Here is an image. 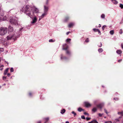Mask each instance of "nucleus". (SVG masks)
I'll list each match as a JSON object with an SVG mask.
<instances>
[{
    "instance_id": "1",
    "label": "nucleus",
    "mask_w": 123,
    "mask_h": 123,
    "mask_svg": "<svg viewBox=\"0 0 123 123\" xmlns=\"http://www.w3.org/2000/svg\"><path fill=\"white\" fill-rule=\"evenodd\" d=\"M25 13L31 18H32V15L34 16L35 13H38L39 10L34 6L31 7L30 5H26L25 8Z\"/></svg>"
},
{
    "instance_id": "2",
    "label": "nucleus",
    "mask_w": 123,
    "mask_h": 123,
    "mask_svg": "<svg viewBox=\"0 0 123 123\" xmlns=\"http://www.w3.org/2000/svg\"><path fill=\"white\" fill-rule=\"evenodd\" d=\"M22 28L20 29V31L16 33L13 32V28L11 26H9L8 28V33L9 34V35L7 37V40H9L12 38L14 40H16L17 38L19 37L21 33V31Z\"/></svg>"
},
{
    "instance_id": "3",
    "label": "nucleus",
    "mask_w": 123,
    "mask_h": 123,
    "mask_svg": "<svg viewBox=\"0 0 123 123\" xmlns=\"http://www.w3.org/2000/svg\"><path fill=\"white\" fill-rule=\"evenodd\" d=\"M49 7L46 5H44L43 13L41 15V18H43L48 14Z\"/></svg>"
},
{
    "instance_id": "4",
    "label": "nucleus",
    "mask_w": 123,
    "mask_h": 123,
    "mask_svg": "<svg viewBox=\"0 0 123 123\" xmlns=\"http://www.w3.org/2000/svg\"><path fill=\"white\" fill-rule=\"evenodd\" d=\"M6 27H2L0 28V35L3 36L6 34L7 32Z\"/></svg>"
},
{
    "instance_id": "5",
    "label": "nucleus",
    "mask_w": 123,
    "mask_h": 123,
    "mask_svg": "<svg viewBox=\"0 0 123 123\" xmlns=\"http://www.w3.org/2000/svg\"><path fill=\"white\" fill-rule=\"evenodd\" d=\"M18 21L17 18L16 17H15L14 18L10 19V21L11 24L18 25Z\"/></svg>"
},
{
    "instance_id": "6",
    "label": "nucleus",
    "mask_w": 123,
    "mask_h": 123,
    "mask_svg": "<svg viewBox=\"0 0 123 123\" xmlns=\"http://www.w3.org/2000/svg\"><path fill=\"white\" fill-rule=\"evenodd\" d=\"M63 47L62 49L63 50H66V53L68 55H70V52L69 51L67 50V49H68V46L67 44H64L63 45Z\"/></svg>"
},
{
    "instance_id": "7",
    "label": "nucleus",
    "mask_w": 123,
    "mask_h": 123,
    "mask_svg": "<svg viewBox=\"0 0 123 123\" xmlns=\"http://www.w3.org/2000/svg\"><path fill=\"white\" fill-rule=\"evenodd\" d=\"M32 18H31L32 19V21L31 22V24H34L36 23L37 21V18L36 16H35L33 18V17L32 16Z\"/></svg>"
},
{
    "instance_id": "8",
    "label": "nucleus",
    "mask_w": 123,
    "mask_h": 123,
    "mask_svg": "<svg viewBox=\"0 0 123 123\" xmlns=\"http://www.w3.org/2000/svg\"><path fill=\"white\" fill-rule=\"evenodd\" d=\"M1 5L0 4V16L2 17L4 15V11L1 9Z\"/></svg>"
},
{
    "instance_id": "9",
    "label": "nucleus",
    "mask_w": 123,
    "mask_h": 123,
    "mask_svg": "<svg viewBox=\"0 0 123 123\" xmlns=\"http://www.w3.org/2000/svg\"><path fill=\"white\" fill-rule=\"evenodd\" d=\"M85 106L86 107H88L91 106V105L88 102H86L84 103Z\"/></svg>"
},
{
    "instance_id": "10",
    "label": "nucleus",
    "mask_w": 123,
    "mask_h": 123,
    "mask_svg": "<svg viewBox=\"0 0 123 123\" xmlns=\"http://www.w3.org/2000/svg\"><path fill=\"white\" fill-rule=\"evenodd\" d=\"M104 105V103H101L98 105L97 106L100 109H101Z\"/></svg>"
},
{
    "instance_id": "11",
    "label": "nucleus",
    "mask_w": 123,
    "mask_h": 123,
    "mask_svg": "<svg viewBox=\"0 0 123 123\" xmlns=\"http://www.w3.org/2000/svg\"><path fill=\"white\" fill-rule=\"evenodd\" d=\"M61 59L62 60H66L68 59L67 57L65 56L63 57L62 55H61Z\"/></svg>"
},
{
    "instance_id": "12",
    "label": "nucleus",
    "mask_w": 123,
    "mask_h": 123,
    "mask_svg": "<svg viewBox=\"0 0 123 123\" xmlns=\"http://www.w3.org/2000/svg\"><path fill=\"white\" fill-rule=\"evenodd\" d=\"M75 23L74 22L70 23L68 25V27L69 28H70L74 25Z\"/></svg>"
},
{
    "instance_id": "13",
    "label": "nucleus",
    "mask_w": 123,
    "mask_h": 123,
    "mask_svg": "<svg viewBox=\"0 0 123 123\" xmlns=\"http://www.w3.org/2000/svg\"><path fill=\"white\" fill-rule=\"evenodd\" d=\"M6 19V17H3V16L2 17L1 16H0V19L1 20H3V21L5 20Z\"/></svg>"
},
{
    "instance_id": "14",
    "label": "nucleus",
    "mask_w": 123,
    "mask_h": 123,
    "mask_svg": "<svg viewBox=\"0 0 123 123\" xmlns=\"http://www.w3.org/2000/svg\"><path fill=\"white\" fill-rule=\"evenodd\" d=\"M70 18L68 16L66 17L64 20V21L65 22H67L69 19Z\"/></svg>"
},
{
    "instance_id": "15",
    "label": "nucleus",
    "mask_w": 123,
    "mask_h": 123,
    "mask_svg": "<svg viewBox=\"0 0 123 123\" xmlns=\"http://www.w3.org/2000/svg\"><path fill=\"white\" fill-rule=\"evenodd\" d=\"M43 120L44 121H45L44 123H46L49 120V117L44 118L43 119Z\"/></svg>"
},
{
    "instance_id": "16",
    "label": "nucleus",
    "mask_w": 123,
    "mask_h": 123,
    "mask_svg": "<svg viewBox=\"0 0 123 123\" xmlns=\"http://www.w3.org/2000/svg\"><path fill=\"white\" fill-rule=\"evenodd\" d=\"M112 2L114 4H117L118 3V2L116 0H111Z\"/></svg>"
},
{
    "instance_id": "17",
    "label": "nucleus",
    "mask_w": 123,
    "mask_h": 123,
    "mask_svg": "<svg viewBox=\"0 0 123 123\" xmlns=\"http://www.w3.org/2000/svg\"><path fill=\"white\" fill-rule=\"evenodd\" d=\"M9 69L8 68H6L4 71V74L5 75H6L7 73L8 70Z\"/></svg>"
},
{
    "instance_id": "18",
    "label": "nucleus",
    "mask_w": 123,
    "mask_h": 123,
    "mask_svg": "<svg viewBox=\"0 0 123 123\" xmlns=\"http://www.w3.org/2000/svg\"><path fill=\"white\" fill-rule=\"evenodd\" d=\"M89 123H98L97 121L95 120H93L91 122H89Z\"/></svg>"
},
{
    "instance_id": "19",
    "label": "nucleus",
    "mask_w": 123,
    "mask_h": 123,
    "mask_svg": "<svg viewBox=\"0 0 123 123\" xmlns=\"http://www.w3.org/2000/svg\"><path fill=\"white\" fill-rule=\"evenodd\" d=\"M65 110L64 109H63L61 110L60 113L62 114H63L65 112Z\"/></svg>"
},
{
    "instance_id": "20",
    "label": "nucleus",
    "mask_w": 123,
    "mask_h": 123,
    "mask_svg": "<svg viewBox=\"0 0 123 123\" xmlns=\"http://www.w3.org/2000/svg\"><path fill=\"white\" fill-rule=\"evenodd\" d=\"M116 52L118 54H120L122 53V52L121 50H118Z\"/></svg>"
},
{
    "instance_id": "21",
    "label": "nucleus",
    "mask_w": 123,
    "mask_h": 123,
    "mask_svg": "<svg viewBox=\"0 0 123 123\" xmlns=\"http://www.w3.org/2000/svg\"><path fill=\"white\" fill-rule=\"evenodd\" d=\"M78 111L79 112H81L82 111H84V110L80 107H79L78 108Z\"/></svg>"
},
{
    "instance_id": "22",
    "label": "nucleus",
    "mask_w": 123,
    "mask_h": 123,
    "mask_svg": "<svg viewBox=\"0 0 123 123\" xmlns=\"http://www.w3.org/2000/svg\"><path fill=\"white\" fill-rule=\"evenodd\" d=\"M117 113L119 115L123 116V111H122L120 112H118Z\"/></svg>"
},
{
    "instance_id": "23",
    "label": "nucleus",
    "mask_w": 123,
    "mask_h": 123,
    "mask_svg": "<svg viewBox=\"0 0 123 123\" xmlns=\"http://www.w3.org/2000/svg\"><path fill=\"white\" fill-rule=\"evenodd\" d=\"M98 51L99 53H101L103 51V49L102 48H99L98 49Z\"/></svg>"
},
{
    "instance_id": "24",
    "label": "nucleus",
    "mask_w": 123,
    "mask_h": 123,
    "mask_svg": "<svg viewBox=\"0 0 123 123\" xmlns=\"http://www.w3.org/2000/svg\"><path fill=\"white\" fill-rule=\"evenodd\" d=\"M110 34L111 35H113L114 33V31L113 30H111L110 31Z\"/></svg>"
},
{
    "instance_id": "25",
    "label": "nucleus",
    "mask_w": 123,
    "mask_h": 123,
    "mask_svg": "<svg viewBox=\"0 0 123 123\" xmlns=\"http://www.w3.org/2000/svg\"><path fill=\"white\" fill-rule=\"evenodd\" d=\"M101 18L103 19H104L105 18V15L104 14H102L101 15Z\"/></svg>"
},
{
    "instance_id": "26",
    "label": "nucleus",
    "mask_w": 123,
    "mask_h": 123,
    "mask_svg": "<svg viewBox=\"0 0 123 123\" xmlns=\"http://www.w3.org/2000/svg\"><path fill=\"white\" fill-rule=\"evenodd\" d=\"M97 110V109L96 107H94L92 109V111L95 112H96Z\"/></svg>"
},
{
    "instance_id": "27",
    "label": "nucleus",
    "mask_w": 123,
    "mask_h": 123,
    "mask_svg": "<svg viewBox=\"0 0 123 123\" xmlns=\"http://www.w3.org/2000/svg\"><path fill=\"white\" fill-rule=\"evenodd\" d=\"M71 39L70 38L67 39L66 40V42H68L69 43H70V42L71 41Z\"/></svg>"
},
{
    "instance_id": "28",
    "label": "nucleus",
    "mask_w": 123,
    "mask_h": 123,
    "mask_svg": "<svg viewBox=\"0 0 123 123\" xmlns=\"http://www.w3.org/2000/svg\"><path fill=\"white\" fill-rule=\"evenodd\" d=\"M102 43L100 42L98 44V46L99 47H101L102 46Z\"/></svg>"
},
{
    "instance_id": "29",
    "label": "nucleus",
    "mask_w": 123,
    "mask_h": 123,
    "mask_svg": "<svg viewBox=\"0 0 123 123\" xmlns=\"http://www.w3.org/2000/svg\"><path fill=\"white\" fill-rule=\"evenodd\" d=\"M123 31L122 30V29H120L119 32V33L120 34H121L123 33Z\"/></svg>"
},
{
    "instance_id": "30",
    "label": "nucleus",
    "mask_w": 123,
    "mask_h": 123,
    "mask_svg": "<svg viewBox=\"0 0 123 123\" xmlns=\"http://www.w3.org/2000/svg\"><path fill=\"white\" fill-rule=\"evenodd\" d=\"M49 0H46L45 5H46L47 6L49 4Z\"/></svg>"
},
{
    "instance_id": "31",
    "label": "nucleus",
    "mask_w": 123,
    "mask_h": 123,
    "mask_svg": "<svg viewBox=\"0 0 123 123\" xmlns=\"http://www.w3.org/2000/svg\"><path fill=\"white\" fill-rule=\"evenodd\" d=\"M10 72L12 73L14 71V69L13 68H11L10 69Z\"/></svg>"
},
{
    "instance_id": "32",
    "label": "nucleus",
    "mask_w": 123,
    "mask_h": 123,
    "mask_svg": "<svg viewBox=\"0 0 123 123\" xmlns=\"http://www.w3.org/2000/svg\"><path fill=\"white\" fill-rule=\"evenodd\" d=\"M85 41L86 43H88L89 42V39L88 38H87L85 40Z\"/></svg>"
},
{
    "instance_id": "33",
    "label": "nucleus",
    "mask_w": 123,
    "mask_h": 123,
    "mask_svg": "<svg viewBox=\"0 0 123 123\" xmlns=\"http://www.w3.org/2000/svg\"><path fill=\"white\" fill-rule=\"evenodd\" d=\"M119 6L121 9L123 8V4H120Z\"/></svg>"
},
{
    "instance_id": "34",
    "label": "nucleus",
    "mask_w": 123,
    "mask_h": 123,
    "mask_svg": "<svg viewBox=\"0 0 123 123\" xmlns=\"http://www.w3.org/2000/svg\"><path fill=\"white\" fill-rule=\"evenodd\" d=\"M98 100H95L93 102L95 104H96L98 102Z\"/></svg>"
},
{
    "instance_id": "35",
    "label": "nucleus",
    "mask_w": 123,
    "mask_h": 123,
    "mask_svg": "<svg viewBox=\"0 0 123 123\" xmlns=\"http://www.w3.org/2000/svg\"><path fill=\"white\" fill-rule=\"evenodd\" d=\"M3 51V48H0V53Z\"/></svg>"
},
{
    "instance_id": "36",
    "label": "nucleus",
    "mask_w": 123,
    "mask_h": 123,
    "mask_svg": "<svg viewBox=\"0 0 123 123\" xmlns=\"http://www.w3.org/2000/svg\"><path fill=\"white\" fill-rule=\"evenodd\" d=\"M72 113L74 114V116H75L76 115V114L74 111H72Z\"/></svg>"
},
{
    "instance_id": "37",
    "label": "nucleus",
    "mask_w": 123,
    "mask_h": 123,
    "mask_svg": "<svg viewBox=\"0 0 123 123\" xmlns=\"http://www.w3.org/2000/svg\"><path fill=\"white\" fill-rule=\"evenodd\" d=\"M97 31H98V33L99 34L101 35V33L100 32V31L98 29H97Z\"/></svg>"
},
{
    "instance_id": "38",
    "label": "nucleus",
    "mask_w": 123,
    "mask_h": 123,
    "mask_svg": "<svg viewBox=\"0 0 123 123\" xmlns=\"http://www.w3.org/2000/svg\"><path fill=\"white\" fill-rule=\"evenodd\" d=\"M49 41L50 42H54L55 41L53 40L52 39H50L49 40Z\"/></svg>"
},
{
    "instance_id": "39",
    "label": "nucleus",
    "mask_w": 123,
    "mask_h": 123,
    "mask_svg": "<svg viewBox=\"0 0 123 123\" xmlns=\"http://www.w3.org/2000/svg\"><path fill=\"white\" fill-rule=\"evenodd\" d=\"M106 26L105 25H103L102 27V29L103 30H104L105 29V27H106Z\"/></svg>"
},
{
    "instance_id": "40",
    "label": "nucleus",
    "mask_w": 123,
    "mask_h": 123,
    "mask_svg": "<svg viewBox=\"0 0 123 123\" xmlns=\"http://www.w3.org/2000/svg\"><path fill=\"white\" fill-rule=\"evenodd\" d=\"M103 115V114H100V113H99L98 114V115L99 116V117H101L102 116V115Z\"/></svg>"
},
{
    "instance_id": "41",
    "label": "nucleus",
    "mask_w": 123,
    "mask_h": 123,
    "mask_svg": "<svg viewBox=\"0 0 123 123\" xmlns=\"http://www.w3.org/2000/svg\"><path fill=\"white\" fill-rule=\"evenodd\" d=\"M81 118L83 119H85V118L84 116H81Z\"/></svg>"
},
{
    "instance_id": "42",
    "label": "nucleus",
    "mask_w": 123,
    "mask_h": 123,
    "mask_svg": "<svg viewBox=\"0 0 123 123\" xmlns=\"http://www.w3.org/2000/svg\"><path fill=\"white\" fill-rule=\"evenodd\" d=\"M86 119L87 121H88L91 119V118L90 117H87L86 118Z\"/></svg>"
},
{
    "instance_id": "43",
    "label": "nucleus",
    "mask_w": 123,
    "mask_h": 123,
    "mask_svg": "<svg viewBox=\"0 0 123 123\" xmlns=\"http://www.w3.org/2000/svg\"><path fill=\"white\" fill-rule=\"evenodd\" d=\"M104 111H105V112L106 114H108V112H107V110L105 109H104Z\"/></svg>"
},
{
    "instance_id": "44",
    "label": "nucleus",
    "mask_w": 123,
    "mask_h": 123,
    "mask_svg": "<svg viewBox=\"0 0 123 123\" xmlns=\"http://www.w3.org/2000/svg\"><path fill=\"white\" fill-rule=\"evenodd\" d=\"M84 115H88V116L89 115L88 114V113H87L86 112H84Z\"/></svg>"
},
{
    "instance_id": "45",
    "label": "nucleus",
    "mask_w": 123,
    "mask_h": 123,
    "mask_svg": "<svg viewBox=\"0 0 123 123\" xmlns=\"http://www.w3.org/2000/svg\"><path fill=\"white\" fill-rule=\"evenodd\" d=\"M114 99L115 100H118V99L117 98H114Z\"/></svg>"
},
{
    "instance_id": "46",
    "label": "nucleus",
    "mask_w": 123,
    "mask_h": 123,
    "mask_svg": "<svg viewBox=\"0 0 123 123\" xmlns=\"http://www.w3.org/2000/svg\"><path fill=\"white\" fill-rule=\"evenodd\" d=\"M93 30L94 31H97V29H96L95 28L93 29Z\"/></svg>"
},
{
    "instance_id": "47",
    "label": "nucleus",
    "mask_w": 123,
    "mask_h": 123,
    "mask_svg": "<svg viewBox=\"0 0 123 123\" xmlns=\"http://www.w3.org/2000/svg\"><path fill=\"white\" fill-rule=\"evenodd\" d=\"M6 77L4 76L3 77V79L4 80H5L6 79Z\"/></svg>"
},
{
    "instance_id": "48",
    "label": "nucleus",
    "mask_w": 123,
    "mask_h": 123,
    "mask_svg": "<svg viewBox=\"0 0 123 123\" xmlns=\"http://www.w3.org/2000/svg\"><path fill=\"white\" fill-rule=\"evenodd\" d=\"M116 120L117 122H119V119H116Z\"/></svg>"
},
{
    "instance_id": "49",
    "label": "nucleus",
    "mask_w": 123,
    "mask_h": 123,
    "mask_svg": "<svg viewBox=\"0 0 123 123\" xmlns=\"http://www.w3.org/2000/svg\"><path fill=\"white\" fill-rule=\"evenodd\" d=\"M32 94L31 93H29V96L30 97H31L32 96Z\"/></svg>"
},
{
    "instance_id": "50",
    "label": "nucleus",
    "mask_w": 123,
    "mask_h": 123,
    "mask_svg": "<svg viewBox=\"0 0 123 123\" xmlns=\"http://www.w3.org/2000/svg\"><path fill=\"white\" fill-rule=\"evenodd\" d=\"M7 75L9 77L10 75V73H8L7 74Z\"/></svg>"
},
{
    "instance_id": "51",
    "label": "nucleus",
    "mask_w": 123,
    "mask_h": 123,
    "mask_svg": "<svg viewBox=\"0 0 123 123\" xmlns=\"http://www.w3.org/2000/svg\"><path fill=\"white\" fill-rule=\"evenodd\" d=\"M70 33V32L68 31L67 32L66 34L68 35Z\"/></svg>"
},
{
    "instance_id": "52",
    "label": "nucleus",
    "mask_w": 123,
    "mask_h": 123,
    "mask_svg": "<svg viewBox=\"0 0 123 123\" xmlns=\"http://www.w3.org/2000/svg\"><path fill=\"white\" fill-rule=\"evenodd\" d=\"M4 67V66L3 65H0V68L3 67Z\"/></svg>"
},
{
    "instance_id": "53",
    "label": "nucleus",
    "mask_w": 123,
    "mask_h": 123,
    "mask_svg": "<svg viewBox=\"0 0 123 123\" xmlns=\"http://www.w3.org/2000/svg\"><path fill=\"white\" fill-rule=\"evenodd\" d=\"M122 59H120L118 61V62H121L122 61Z\"/></svg>"
},
{
    "instance_id": "54",
    "label": "nucleus",
    "mask_w": 123,
    "mask_h": 123,
    "mask_svg": "<svg viewBox=\"0 0 123 123\" xmlns=\"http://www.w3.org/2000/svg\"><path fill=\"white\" fill-rule=\"evenodd\" d=\"M41 16L40 17H39V21L41 18H41Z\"/></svg>"
},
{
    "instance_id": "55",
    "label": "nucleus",
    "mask_w": 123,
    "mask_h": 123,
    "mask_svg": "<svg viewBox=\"0 0 123 123\" xmlns=\"http://www.w3.org/2000/svg\"><path fill=\"white\" fill-rule=\"evenodd\" d=\"M37 123H41V122L40 121H39L37 122Z\"/></svg>"
},
{
    "instance_id": "56",
    "label": "nucleus",
    "mask_w": 123,
    "mask_h": 123,
    "mask_svg": "<svg viewBox=\"0 0 123 123\" xmlns=\"http://www.w3.org/2000/svg\"><path fill=\"white\" fill-rule=\"evenodd\" d=\"M121 46L123 49V45L122 44H121Z\"/></svg>"
},
{
    "instance_id": "57",
    "label": "nucleus",
    "mask_w": 123,
    "mask_h": 123,
    "mask_svg": "<svg viewBox=\"0 0 123 123\" xmlns=\"http://www.w3.org/2000/svg\"><path fill=\"white\" fill-rule=\"evenodd\" d=\"M66 123H69L68 121H67L66 122Z\"/></svg>"
},
{
    "instance_id": "58",
    "label": "nucleus",
    "mask_w": 123,
    "mask_h": 123,
    "mask_svg": "<svg viewBox=\"0 0 123 123\" xmlns=\"http://www.w3.org/2000/svg\"><path fill=\"white\" fill-rule=\"evenodd\" d=\"M99 27H101V25L100 24H99Z\"/></svg>"
},
{
    "instance_id": "59",
    "label": "nucleus",
    "mask_w": 123,
    "mask_h": 123,
    "mask_svg": "<svg viewBox=\"0 0 123 123\" xmlns=\"http://www.w3.org/2000/svg\"><path fill=\"white\" fill-rule=\"evenodd\" d=\"M3 86H5L6 85V84H3Z\"/></svg>"
},
{
    "instance_id": "60",
    "label": "nucleus",
    "mask_w": 123,
    "mask_h": 123,
    "mask_svg": "<svg viewBox=\"0 0 123 123\" xmlns=\"http://www.w3.org/2000/svg\"><path fill=\"white\" fill-rule=\"evenodd\" d=\"M122 23V22H120V24H121V23Z\"/></svg>"
},
{
    "instance_id": "61",
    "label": "nucleus",
    "mask_w": 123,
    "mask_h": 123,
    "mask_svg": "<svg viewBox=\"0 0 123 123\" xmlns=\"http://www.w3.org/2000/svg\"><path fill=\"white\" fill-rule=\"evenodd\" d=\"M102 87H104V86H102Z\"/></svg>"
},
{
    "instance_id": "62",
    "label": "nucleus",
    "mask_w": 123,
    "mask_h": 123,
    "mask_svg": "<svg viewBox=\"0 0 123 123\" xmlns=\"http://www.w3.org/2000/svg\"><path fill=\"white\" fill-rule=\"evenodd\" d=\"M121 117H119V118H121Z\"/></svg>"
},
{
    "instance_id": "63",
    "label": "nucleus",
    "mask_w": 123,
    "mask_h": 123,
    "mask_svg": "<svg viewBox=\"0 0 123 123\" xmlns=\"http://www.w3.org/2000/svg\"><path fill=\"white\" fill-rule=\"evenodd\" d=\"M1 86H0V88H1Z\"/></svg>"
},
{
    "instance_id": "64",
    "label": "nucleus",
    "mask_w": 123,
    "mask_h": 123,
    "mask_svg": "<svg viewBox=\"0 0 123 123\" xmlns=\"http://www.w3.org/2000/svg\"><path fill=\"white\" fill-rule=\"evenodd\" d=\"M2 69H0V70H1Z\"/></svg>"
}]
</instances>
